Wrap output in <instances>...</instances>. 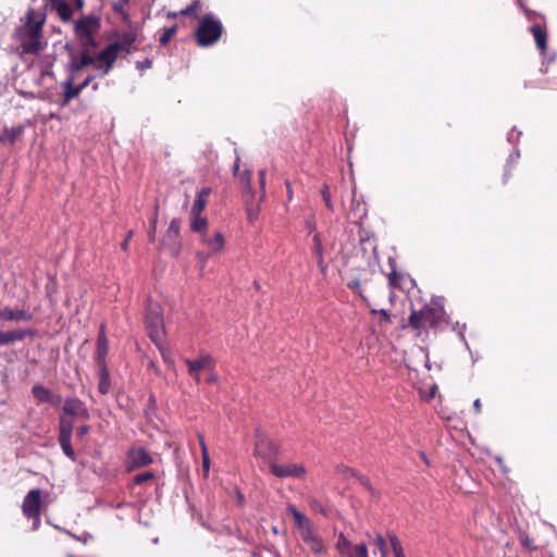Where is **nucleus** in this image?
<instances>
[{"instance_id": "1", "label": "nucleus", "mask_w": 557, "mask_h": 557, "mask_svg": "<svg viewBox=\"0 0 557 557\" xmlns=\"http://www.w3.org/2000/svg\"><path fill=\"white\" fill-rule=\"evenodd\" d=\"M442 299H431L420 310L411 309L407 326L416 332L417 336L428 335L429 329L438 331L449 325Z\"/></svg>"}, {"instance_id": "2", "label": "nucleus", "mask_w": 557, "mask_h": 557, "mask_svg": "<svg viewBox=\"0 0 557 557\" xmlns=\"http://www.w3.org/2000/svg\"><path fill=\"white\" fill-rule=\"evenodd\" d=\"M88 420L89 411L85 403L77 397H70L64 400L62 414L59 418V444L71 460H76V454L72 447L71 440L74 430V419Z\"/></svg>"}, {"instance_id": "3", "label": "nucleus", "mask_w": 557, "mask_h": 557, "mask_svg": "<svg viewBox=\"0 0 557 557\" xmlns=\"http://www.w3.org/2000/svg\"><path fill=\"white\" fill-rule=\"evenodd\" d=\"M44 23V15L39 14L34 9H28L23 24L18 26L13 34L23 53L37 54L46 48L42 35Z\"/></svg>"}, {"instance_id": "4", "label": "nucleus", "mask_w": 557, "mask_h": 557, "mask_svg": "<svg viewBox=\"0 0 557 557\" xmlns=\"http://www.w3.org/2000/svg\"><path fill=\"white\" fill-rule=\"evenodd\" d=\"M145 310V325L148 336L154 344H159L164 339L165 334L162 307L159 302L149 298L147 299Z\"/></svg>"}, {"instance_id": "5", "label": "nucleus", "mask_w": 557, "mask_h": 557, "mask_svg": "<svg viewBox=\"0 0 557 557\" xmlns=\"http://www.w3.org/2000/svg\"><path fill=\"white\" fill-rule=\"evenodd\" d=\"M223 29V25L219 18L212 14L203 15L195 30L197 45L199 47L214 45L221 38Z\"/></svg>"}, {"instance_id": "6", "label": "nucleus", "mask_w": 557, "mask_h": 557, "mask_svg": "<svg viewBox=\"0 0 557 557\" xmlns=\"http://www.w3.org/2000/svg\"><path fill=\"white\" fill-rule=\"evenodd\" d=\"M280 454L278 446L267 435L257 433L255 443V456L269 465L275 462Z\"/></svg>"}, {"instance_id": "7", "label": "nucleus", "mask_w": 557, "mask_h": 557, "mask_svg": "<svg viewBox=\"0 0 557 557\" xmlns=\"http://www.w3.org/2000/svg\"><path fill=\"white\" fill-rule=\"evenodd\" d=\"M40 508H41V491L39 488L30 490L24 497L22 504L23 515L27 519H34V528H37L40 521Z\"/></svg>"}, {"instance_id": "8", "label": "nucleus", "mask_w": 557, "mask_h": 557, "mask_svg": "<svg viewBox=\"0 0 557 557\" xmlns=\"http://www.w3.org/2000/svg\"><path fill=\"white\" fill-rule=\"evenodd\" d=\"M99 28V22L94 16H86L76 22L75 33L84 46H94V35Z\"/></svg>"}, {"instance_id": "9", "label": "nucleus", "mask_w": 557, "mask_h": 557, "mask_svg": "<svg viewBox=\"0 0 557 557\" xmlns=\"http://www.w3.org/2000/svg\"><path fill=\"white\" fill-rule=\"evenodd\" d=\"M287 510L292 515L295 527L297 528L304 542L317 533L313 522L306 515L300 512L294 505H289Z\"/></svg>"}, {"instance_id": "10", "label": "nucleus", "mask_w": 557, "mask_h": 557, "mask_svg": "<svg viewBox=\"0 0 557 557\" xmlns=\"http://www.w3.org/2000/svg\"><path fill=\"white\" fill-rule=\"evenodd\" d=\"M270 472L278 479L297 478L301 479L306 475V468L302 463H270Z\"/></svg>"}, {"instance_id": "11", "label": "nucleus", "mask_w": 557, "mask_h": 557, "mask_svg": "<svg viewBox=\"0 0 557 557\" xmlns=\"http://www.w3.org/2000/svg\"><path fill=\"white\" fill-rule=\"evenodd\" d=\"M94 75H89L77 86L74 85V76H70L61 83V86L64 89L62 107L67 106L74 98L78 97L79 94L94 81Z\"/></svg>"}, {"instance_id": "12", "label": "nucleus", "mask_w": 557, "mask_h": 557, "mask_svg": "<svg viewBox=\"0 0 557 557\" xmlns=\"http://www.w3.org/2000/svg\"><path fill=\"white\" fill-rule=\"evenodd\" d=\"M137 39V34L134 30H127L117 36V40L108 45L106 48L111 49V54L119 58L121 52L129 53L133 45Z\"/></svg>"}, {"instance_id": "13", "label": "nucleus", "mask_w": 557, "mask_h": 557, "mask_svg": "<svg viewBox=\"0 0 557 557\" xmlns=\"http://www.w3.org/2000/svg\"><path fill=\"white\" fill-rule=\"evenodd\" d=\"M127 471H133L135 469L149 466L153 462V459L148 450L143 447L129 449L127 453Z\"/></svg>"}, {"instance_id": "14", "label": "nucleus", "mask_w": 557, "mask_h": 557, "mask_svg": "<svg viewBox=\"0 0 557 557\" xmlns=\"http://www.w3.org/2000/svg\"><path fill=\"white\" fill-rule=\"evenodd\" d=\"M180 230V220L173 219L169 225V228L163 240V245L169 249L171 255L174 257L178 256L181 249Z\"/></svg>"}, {"instance_id": "15", "label": "nucleus", "mask_w": 557, "mask_h": 557, "mask_svg": "<svg viewBox=\"0 0 557 557\" xmlns=\"http://www.w3.org/2000/svg\"><path fill=\"white\" fill-rule=\"evenodd\" d=\"M388 286L392 289H399L401 292L410 290L413 285V278L405 272H398L395 269L387 275Z\"/></svg>"}, {"instance_id": "16", "label": "nucleus", "mask_w": 557, "mask_h": 557, "mask_svg": "<svg viewBox=\"0 0 557 557\" xmlns=\"http://www.w3.org/2000/svg\"><path fill=\"white\" fill-rule=\"evenodd\" d=\"M91 60L94 62L90 65L96 70H99L101 75L109 74L116 61L115 57L111 54V49L107 48H104L96 57L91 55Z\"/></svg>"}, {"instance_id": "17", "label": "nucleus", "mask_w": 557, "mask_h": 557, "mask_svg": "<svg viewBox=\"0 0 557 557\" xmlns=\"http://www.w3.org/2000/svg\"><path fill=\"white\" fill-rule=\"evenodd\" d=\"M185 363L188 368V374L195 375L202 370H213L215 366L213 358L209 354L201 355L196 360L185 359Z\"/></svg>"}, {"instance_id": "18", "label": "nucleus", "mask_w": 557, "mask_h": 557, "mask_svg": "<svg viewBox=\"0 0 557 557\" xmlns=\"http://www.w3.org/2000/svg\"><path fill=\"white\" fill-rule=\"evenodd\" d=\"M109 350V341L106 335V326L104 324L100 325L99 334L97 337V350H96V361L98 366L107 364V355Z\"/></svg>"}, {"instance_id": "19", "label": "nucleus", "mask_w": 557, "mask_h": 557, "mask_svg": "<svg viewBox=\"0 0 557 557\" xmlns=\"http://www.w3.org/2000/svg\"><path fill=\"white\" fill-rule=\"evenodd\" d=\"M530 32L532 33V35L534 37L536 48L540 50V52L542 54H544L547 50V39H548L546 27L542 26L539 23H534L530 27Z\"/></svg>"}, {"instance_id": "20", "label": "nucleus", "mask_w": 557, "mask_h": 557, "mask_svg": "<svg viewBox=\"0 0 557 557\" xmlns=\"http://www.w3.org/2000/svg\"><path fill=\"white\" fill-rule=\"evenodd\" d=\"M33 332L27 330L0 331V346L10 345L14 342H21L27 336H32Z\"/></svg>"}, {"instance_id": "21", "label": "nucleus", "mask_w": 557, "mask_h": 557, "mask_svg": "<svg viewBox=\"0 0 557 557\" xmlns=\"http://www.w3.org/2000/svg\"><path fill=\"white\" fill-rule=\"evenodd\" d=\"M24 126L17 125L14 127H4L0 133V144L14 145L21 140L24 135Z\"/></svg>"}, {"instance_id": "22", "label": "nucleus", "mask_w": 557, "mask_h": 557, "mask_svg": "<svg viewBox=\"0 0 557 557\" xmlns=\"http://www.w3.org/2000/svg\"><path fill=\"white\" fill-rule=\"evenodd\" d=\"M33 396L40 403H50L57 405L60 400V396H53L51 391L40 384H36L32 388Z\"/></svg>"}, {"instance_id": "23", "label": "nucleus", "mask_w": 557, "mask_h": 557, "mask_svg": "<svg viewBox=\"0 0 557 557\" xmlns=\"http://www.w3.org/2000/svg\"><path fill=\"white\" fill-rule=\"evenodd\" d=\"M34 318L29 310L25 309H11L9 307L3 309V321H32Z\"/></svg>"}, {"instance_id": "24", "label": "nucleus", "mask_w": 557, "mask_h": 557, "mask_svg": "<svg viewBox=\"0 0 557 557\" xmlns=\"http://www.w3.org/2000/svg\"><path fill=\"white\" fill-rule=\"evenodd\" d=\"M49 4L63 22L71 21L72 9L65 0H49Z\"/></svg>"}, {"instance_id": "25", "label": "nucleus", "mask_w": 557, "mask_h": 557, "mask_svg": "<svg viewBox=\"0 0 557 557\" xmlns=\"http://www.w3.org/2000/svg\"><path fill=\"white\" fill-rule=\"evenodd\" d=\"M201 240L212 253L221 251L224 247V236L221 232H215L212 237H209L206 233L201 236Z\"/></svg>"}, {"instance_id": "26", "label": "nucleus", "mask_w": 557, "mask_h": 557, "mask_svg": "<svg viewBox=\"0 0 557 557\" xmlns=\"http://www.w3.org/2000/svg\"><path fill=\"white\" fill-rule=\"evenodd\" d=\"M99 367V384L98 391L101 395H107L111 387V377L107 364Z\"/></svg>"}, {"instance_id": "27", "label": "nucleus", "mask_w": 557, "mask_h": 557, "mask_svg": "<svg viewBox=\"0 0 557 557\" xmlns=\"http://www.w3.org/2000/svg\"><path fill=\"white\" fill-rule=\"evenodd\" d=\"M313 243V253L317 257L318 267L320 268L321 272L324 273L326 271V264L324 262V256H323V246L320 234H314L312 237Z\"/></svg>"}, {"instance_id": "28", "label": "nucleus", "mask_w": 557, "mask_h": 557, "mask_svg": "<svg viewBox=\"0 0 557 557\" xmlns=\"http://www.w3.org/2000/svg\"><path fill=\"white\" fill-rule=\"evenodd\" d=\"M190 228L195 233H199L203 236L208 230V220L201 215V213H190Z\"/></svg>"}, {"instance_id": "29", "label": "nucleus", "mask_w": 557, "mask_h": 557, "mask_svg": "<svg viewBox=\"0 0 557 557\" xmlns=\"http://www.w3.org/2000/svg\"><path fill=\"white\" fill-rule=\"evenodd\" d=\"M305 543L309 546L311 552L315 555L322 554L326 552V545L323 539L318 534V532L305 541Z\"/></svg>"}, {"instance_id": "30", "label": "nucleus", "mask_w": 557, "mask_h": 557, "mask_svg": "<svg viewBox=\"0 0 557 557\" xmlns=\"http://www.w3.org/2000/svg\"><path fill=\"white\" fill-rule=\"evenodd\" d=\"M94 61L88 51H83L78 59H74L71 63L73 72H81L84 67L90 65Z\"/></svg>"}, {"instance_id": "31", "label": "nucleus", "mask_w": 557, "mask_h": 557, "mask_svg": "<svg viewBox=\"0 0 557 557\" xmlns=\"http://www.w3.org/2000/svg\"><path fill=\"white\" fill-rule=\"evenodd\" d=\"M197 437H198L200 448H201L203 472L207 474L209 472V468H210V458H209L208 449H207V446L205 443L203 435L201 433H198Z\"/></svg>"}, {"instance_id": "32", "label": "nucleus", "mask_w": 557, "mask_h": 557, "mask_svg": "<svg viewBox=\"0 0 557 557\" xmlns=\"http://www.w3.org/2000/svg\"><path fill=\"white\" fill-rule=\"evenodd\" d=\"M355 545L344 535V533H339L336 542V549L341 556L346 554L350 548Z\"/></svg>"}, {"instance_id": "33", "label": "nucleus", "mask_w": 557, "mask_h": 557, "mask_svg": "<svg viewBox=\"0 0 557 557\" xmlns=\"http://www.w3.org/2000/svg\"><path fill=\"white\" fill-rule=\"evenodd\" d=\"M342 557H368V548L366 544H356Z\"/></svg>"}, {"instance_id": "34", "label": "nucleus", "mask_w": 557, "mask_h": 557, "mask_svg": "<svg viewBox=\"0 0 557 557\" xmlns=\"http://www.w3.org/2000/svg\"><path fill=\"white\" fill-rule=\"evenodd\" d=\"M388 540H389V543H391V547L394 552V557H405V554H404V550H403V547H401V543L400 541L398 540V537L396 536L395 533H388Z\"/></svg>"}, {"instance_id": "35", "label": "nucleus", "mask_w": 557, "mask_h": 557, "mask_svg": "<svg viewBox=\"0 0 557 557\" xmlns=\"http://www.w3.org/2000/svg\"><path fill=\"white\" fill-rule=\"evenodd\" d=\"M373 544L377 547V549L381 553L382 557H386L388 554V548L385 539L380 534L376 533L373 539Z\"/></svg>"}, {"instance_id": "36", "label": "nucleus", "mask_w": 557, "mask_h": 557, "mask_svg": "<svg viewBox=\"0 0 557 557\" xmlns=\"http://www.w3.org/2000/svg\"><path fill=\"white\" fill-rule=\"evenodd\" d=\"M518 3H519V7L521 8V10L523 11L528 21L533 22V24H534L537 18H543V16L539 12L525 7L524 3L522 2V0H519Z\"/></svg>"}, {"instance_id": "37", "label": "nucleus", "mask_w": 557, "mask_h": 557, "mask_svg": "<svg viewBox=\"0 0 557 557\" xmlns=\"http://www.w3.org/2000/svg\"><path fill=\"white\" fill-rule=\"evenodd\" d=\"M156 479V474L152 471H146L143 473H138L134 476L133 482L137 485L144 484L148 481H152Z\"/></svg>"}, {"instance_id": "38", "label": "nucleus", "mask_w": 557, "mask_h": 557, "mask_svg": "<svg viewBox=\"0 0 557 557\" xmlns=\"http://www.w3.org/2000/svg\"><path fill=\"white\" fill-rule=\"evenodd\" d=\"M208 203V200L205 198H201L199 196L196 197L190 213H202V211L206 209V206Z\"/></svg>"}, {"instance_id": "39", "label": "nucleus", "mask_w": 557, "mask_h": 557, "mask_svg": "<svg viewBox=\"0 0 557 557\" xmlns=\"http://www.w3.org/2000/svg\"><path fill=\"white\" fill-rule=\"evenodd\" d=\"M176 33V25L165 28L163 34L160 36L159 41L162 46H165Z\"/></svg>"}, {"instance_id": "40", "label": "nucleus", "mask_w": 557, "mask_h": 557, "mask_svg": "<svg viewBox=\"0 0 557 557\" xmlns=\"http://www.w3.org/2000/svg\"><path fill=\"white\" fill-rule=\"evenodd\" d=\"M357 480L359 483L374 497H376L379 494L372 486L370 479L364 475H357Z\"/></svg>"}, {"instance_id": "41", "label": "nucleus", "mask_w": 557, "mask_h": 557, "mask_svg": "<svg viewBox=\"0 0 557 557\" xmlns=\"http://www.w3.org/2000/svg\"><path fill=\"white\" fill-rule=\"evenodd\" d=\"M156 346L158 347L161 356H162V359L164 360L165 363H169V364H173V359H172V356H171V351L169 348H166L164 345H163V341L159 344H156Z\"/></svg>"}, {"instance_id": "42", "label": "nucleus", "mask_w": 557, "mask_h": 557, "mask_svg": "<svg viewBox=\"0 0 557 557\" xmlns=\"http://www.w3.org/2000/svg\"><path fill=\"white\" fill-rule=\"evenodd\" d=\"M321 195H322V198H323L324 203L327 207V209L333 211L334 207H333V203H332V200H331V193H330V188H329L327 185H324L322 187Z\"/></svg>"}, {"instance_id": "43", "label": "nucleus", "mask_w": 557, "mask_h": 557, "mask_svg": "<svg viewBox=\"0 0 557 557\" xmlns=\"http://www.w3.org/2000/svg\"><path fill=\"white\" fill-rule=\"evenodd\" d=\"M200 8V1L195 0L191 4L181 11L182 15H196L198 9Z\"/></svg>"}, {"instance_id": "44", "label": "nucleus", "mask_w": 557, "mask_h": 557, "mask_svg": "<svg viewBox=\"0 0 557 557\" xmlns=\"http://www.w3.org/2000/svg\"><path fill=\"white\" fill-rule=\"evenodd\" d=\"M371 314H380V317H381V322H384V323H392L391 315H389V313L387 312V310H385V309H381V310L372 309V310H371Z\"/></svg>"}, {"instance_id": "45", "label": "nucleus", "mask_w": 557, "mask_h": 557, "mask_svg": "<svg viewBox=\"0 0 557 557\" xmlns=\"http://www.w3.org/2000/svg\"><path fill=\"white\" fill-rule=\"evenodd\" d=\"M337 470L344 474L350 475L356 479H357V475H361L357 470L349 468L347 466H344V465L338 466Z\"/></svg>"}, {"instance_id": "46", "label": "nucleus", "mask_w": 557, "mask_h": 557, "mask_svg": "<svg viewBox=\"0 0 557 557\" xmlns=\"http://www.w3.org/2000/svg\"><path fill=\"white\" fill-rule=\"evenodd\" d=\"M238 176H239V181L243 184V186L250 188L251 172L250 171H244Z\"/></svg>"}, {"instance_id": "47", "label": "nucleus", "mask_w": 557, "mask_h": 557, "mask_svg": "<svg viewBox=\"0 0 557 557\" xmlns=\"http://www.w3.org/2000/svg\"><path fill=\"white\" fill-rule=\"evenodd\" d=\"M360 286H361V282H360L359 278H354V280H351L350 282L347 283V287L349 289H351L352 292L358 293L361 296Z\"/></svg>"}, {"instance_id": "48", "label": "nucleus", "mask_w": 557, "mask_h": 557, "mask_svg": "<svg viewBox=\"0 0 557 557\" xmlns=\"http://www.w3.org/2000/svg\"><path fill=\"white\" fill-rule=\"evenodd\" d=\"M89 432V425L82 424L76 430V437L82 438Z\"/></svg>"}, {"instance_id": "49", "label": "nucleus", "mask_w": 557, "mask_h": 557, "mask_svg": "<svg viewBox=\"0 0 557 557\" xmlns=\"http://www.w3.org/2000/svg\"><path fill=\"white\" fill-rule=\"evenodd\" d=\"M152 66V61L150 59H146L144 61H139L136 63V67L140 71L150 69Z\"/></svg>"}, {"instance_id": "50", "label": "nucleus", "mask_w": 557, "mask_h": 557, "mask_svg": "<svg viewBox=\"0 0 557 557\" xmlns=\"http://www.w3.org/2000/svg\"><path fill=\"white\" fill-rule=\"evenodd\" d=\"M210 194H211V188L210 187H202L200 189V191L197 194V196L208 200Z\"/></svg>"}, {"instance_id": "51", "label": "nucleus", "mask_w": 557, "mask_h": 557, "mask_svg": "<svg viewBox=\"0 0 557 557\" xmlns=\"http://www.w3.org/2000/svg\"><path fill=\"white\" fill-rule=\"evenodd\" d=\"M133 236V231H129L126 238L123 240V243L121 244V248L126 250L127 249V246H128V242L129 239L132 238Z\"/></svg>"}, {"instance_id": "52", "label": "nucleus", "mask_w": 557, "mask_h": 557, "mask_svg": "<svg viewBox=\"0 0 557 557\" xmlns=\"http://www.w3.org/2000/svg\"><path fill=\"white\" fill-rule=\"evenodd\" d=\"M259 181H260L261 188H264V186H265V170L259 171Z\"/></svg>"}, {"instance_id": "53", "label": "nucleus", "mask_w": 557, "mask_h": 557, "mask_svg": "<svg viewBox=\"0 0 557 557\" xmlns=\"http://www.w3.org/2000/svg\"><path fill=\"white\" fill-rule=\"evenodd\" d=\"M285 185L287 188V198L290 201L293 199V189H292L290 183L288 181H286Z\"/></svg>"}, {"instance_id": "54", "label": "nucleus", "mask_w": 557, "mask_h": 557, "mask_svg": "<svg viewBox=\"0 0 557 557\" xmlns=\"http://www.w3.org/2000/svg\"><path fill=\"white\" fill-rule=\"evenodd\" d=\"M156 231H157V227L156 226H150V230H149V238L151 242L154 240V236H156Z\"/></svg>"}, {"instance_id": "55", "label": "nucleus", "mask_w": 557, "mask_h": 557, "mask_svg": "<svg viewBox=\"0 0 557 557\" xmlns=\"http://www.w3.org/2000/svg\"><path fill=\"white\" fill-rule=\"evenodd\" d=\"M473 407H474V410H475L476 413L481 412V401H480V399H475L474 400Z\"/></svg>"}, {"instance_id": "56", "label": "nucleus", "mask_w": 557, "mask_h": 557, "mask_svg": "<svg viewBox=\"0 0 557 557\" xmlns=\"http://www.w3.org/2000/svg\"><path fill=\"white\" fill-rule=\"evenodd\" d=\"M70 534H71L74 539H76L77 541H82V542H84V543H86V542H87L88 537H91L90 535H86V536H84V537H81V536H76V535H74V534H72V533H70Z\"/></svg>"}, {"instance_id": "57", "label": "nucleus", "mask_w": 557, "mask_h": 557, "mask_svg": "<svg viewBox=\"0 0 557 557\" xmlns=\"http://www.w3.org/2000/svg\"><path fill=\"white\" fill-rule=\"evenodd\" d=\"M238 171H239V158L236 159V162L234 164V169H233L234 175H237Z\"/></svg>"}, {"instance_id": "58", "label": "nucleus", "mask_w": 557, "mask_h": 557, "mask_svg": "<svg viewBox=\"0 0 557 557\" xmlns=\"http://www.w3.org/2000/svg\"><path fill=\"white\" fill-rule=\"evenodd\" d=\"M189 375L195 380V382H196L197 384H199V383H200V372H197V374H196V375H195V374H189Z\"/></svg>"}, {"instance_id": "59", "label": "nucleus", "mask_w": 557, "mask_h": 557, "mask_svg": "<svg viewBox=\"0 0 557 557\" xmlns=\"http://www.w3.org/2000/svg\"><path fill=\"white\" fill-rule=\"evenodd\" d=\"M510 176H511V175H510L509 171H507V172L505 173V175H504L503 182H504V183H507Z\"/></svg>"}, {"instance_id": "60", "label": "nucleus", "mask_w": 557, "mask_h": 557, "mask_svg": "<svg viewBox=\"0 0 557 557\" xmlns=\"http://www.w3.org/2000/svg\"><path fill=\"white\" fill-rule=\"evenodd\" d=\"M75 4L78 9L83 8L84 1L83 0H75Z\"/></svg>"}, {"instance_id": "61", "label": "nucleus", "mask_w": 557, "mask_h": 557, "mask_svg": "<svg viewBox=\"0 0 557 557\" xmlns=\"http://www.w3.org/2000/svg\"><path fill=\"white\" fill-rule=\"evenodd\" d=\"M151 226H156L157 227V215L152 218Z\"/></svg>"}, {"instance_id": "62", "label": "nucleus", "mask_w": 557, "mask_h": 557, "mask_svg": "<svg viewBox=\"0 0 557 557\" xmlns=\"http://www.w3.org/2000/svg\"><path fill=\"white\" fill-rule=\"evenodd\" d=\"M214 381H215V376H214V375H212V376H210V377L208 379V382H214Z\"/></svg>"}, {"instance_id": "63", "label": "nucleus", "mask_w": 557, "mask_h": 557, "mask_svg": "<svg viewBox=\"0 0 557 557\" xmlns=\"http://www.w3.org/2000/svg\"><path fill=\"white\" fill-rule=\"evenodd\" d=\"M248 219H249V221H250V222H252V221H253V214H250V213H249V214H248Z\"/></svg>"}, {"instance_id": "64", "label": "nucleus", "mask_w": 557, "mask_h": 557, "mask_svg": "<svg viewBox=\"0 0 557 557\" xmlns=\"http://www.w3.org/2000/svg\"><path fill=\"white\" fill-rule=\"evenodd\" d=\"M253 286H255L257 289H259V288H260V285H259V283H258V282H255V283H253Z\"/></svg>"}]
</instances>
